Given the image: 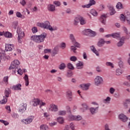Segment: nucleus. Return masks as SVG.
Masks as SVG:
<instances>
[{
	"label": "nucleus",
	"instance_id": "1",
	"mask_svg": "<svg viewBox=\"0 0 130 130\" xmlns=\"http://www.w3.org/2000/svg\"><path fill=\"white\" fill-rule=\"evenodd\" d=\"M47 36V34L43 32L39 36L34 35L31 37L30 39L37 43H42L44 42V40Z\"/></svg>",
	"mask_w": 130,
	"mask_h": 130
},
{
	"label": "nucleus",
	"instance_id": "2",
	"mask_svg": "<svg viewBox=\"0 0 130 130\" xmlns=\"http://www.w3.org/2000/svg\"><path fill=\"white\" fill-rule=\"evenodd\" d=\"M18 34L17 41L20 44L23 42V38L25 37V33L22 31L21 28L18 27L16 31Z\"/></svg>",
	"mask_w": 130,
	"mask_h": 130
},
{
	"label": "nucleus",
	"instance_id": "3",
	"mask_svg": "<svg viewBox=\"0 0 130 130\" xmlns=\"http://www.w3.org/2000/svg\"><path fill=\"white\" fill-rule=\"evenodd\" d=\"M4 94L5 96H4L3 99L0 101L1 104H6L8 102V98L10 97L11 89L10 88H6Z\"/></svg>",
	"mask_w": 130,
	"mask_h": 130
},
{
	"label": "nucleus",
	"instance_id": "4",
	"mask_svg": "<svg viewBox=\"0 0 130 130\" xmlns=\"http://www.w3.org/2000/svg\"><path fill=\"white\" fill-rule=\"evenodd\" d=\"M95 86H100L103 84V78L101 76H97L94 80Z\"/></svg>",
	"mask_w": 130,
	"mask_h": 130
},
{
	"label": "nucleus",
	"instance_id": "5",
	"mask_svg": "<svg viewBox=\"0 0 130 130\" xmlns=\"http://www.w3.org/2000/svg\"><path fill=\"white\" fill-rule=\"evenodd\" d=\"M37 26H39V27H41V28L48 29L49 30V27H50V23H49V21H47L43 23H38Z\"/></svg>",
	"mask_w": 130,
	"mask_h": 130
},
{
	"label": "nucleus",
	"instance_id": "6",
	"mask_svg": "<svg viewBox=\"0 0 130 130\" xmlns=\"http://www.w3.org/2000/svg\"><path fill=\"white\" fill-rule=\"evenodd\" d=\"M69 119L71 121H73L74 120H75V121H80V120H82V116L80 115L75 116L71 114L69 115Z\"/></svg>",
	"mask_w": 130,
	"mask_h": 130
},
{
	"label": "nucleus",
	"instance_id": "7",
	"mask_svg": "<svg viewBox=\"0 0 130 130\" xmlns=\"http://www.w3.org/2000/svg\"><path fill=\"white\" fill-rule=\"evenodd\" d=\"M70 40H71L73 44H74V46L78 47V48H80V47H81L80 44H79L76 41V38H75V36H74V35L70 34Z\"/></svg>",
	"mask_w": 130,
	"mask_h": 130
},
{
	"label": "nucleus",
	"instance_id": "8",
	"mask_svg": "<svg viewBox=\"0 0 130 130\" xmlns=\"http://www.w3.org/2000/svg\"><path fill=\"white\" fill-rule=\"evenodd\" d=\"M19 64H20V61H19L18 60H15L11 63V66L9 67V70H13V69H18Z\"/></svg>",
	"mask_w": 130,
	"mask_h": 130
},
{
	"label": "nucleus",
	"instance_id": "9",
	"mask_svg": "<svg viewBox=\"0 0 130 130\" xmlns=\"http://www.w3.org/2000/svg\"><path fill=\"white\" fill-rule=\"evenodd\" d=\"M19 106V112H20L21 113L25 112V110H26V108H27V104L21 103Z\"/></svg>",
	"mask_w": 130,
	"mask_h": 130
},
{
	"label": "nucleus",
	"instance_id": "10",
	"mask_svg": "<svg viewBox=\"0 0 130 130\" xmlns=\"http://www.w3.org/2000/svg\"><path fill=\"white\" fill-rule=\"evenodd\" d=\"M94 5H96V2L95 0H89V3L88 4L86 5H82V7L83 9H89V8H91L92 6H94Z\"/></svg>",
	"mask_w": 130,
	"mask_h": 130
},
{
	"label": "nucleus",
	"instance_id": "11",
	"mask_svg": "<svg viewBox=\"0 0 130 130\" xmlns=\"http://www.w3.org/2000/svg\"><path fill=\"white\" fill-rule=\"evenodd\" d=\"M49 110L53 112H57V111H58V107L55 104H51L49 106Z\"/></svg>",
	"mask_w": 130,
	"mask_h": 130
},
{
	"label": "nucleus",
	"instance_id": "12",
	"mask_svg": "<svg viewBox=\"0 0 130 130\" xmlns=\"http://www.w3.org/2000/svg\"><path fill=\"white\" fill-rule=\"evenodd\" d=\"M33 119H34V116H30L28 117L27 119H23L22 121L25 123V124H28V123H31L32 121H33Z\"/></svg>",
	"mask_w": 130,
	"mask_h": 130
},
{
	"label": "nucleus",
	"instance_id": "13",
	"mask_svg": "<svg viewBox=\"0 0 130 130\" xmlns=\"http://www.w3.org/2000/svg\"><path fill=\"white\" fill-rule=\"evenodd\" d=\"M107 16L106 14H102L100 17V21L101 22L103 25H106V18Z\"/></svg>",
	"mask_w": 130,
	"mask_h": 130
},
{
	"label": "nucleus",
	"instance_id": "14",
	"mask_svg": "<svg viewBox=\"0 0 130 130\" xmlns=\"http://www.w3.org/2000/svg\"><path fill=\"white\" fill-rule=\"evenodd\" d=\"M99 110V106H96L95 108L94 107H91L89 109V111L92 115H94L98 112V111Z\"/></svg>",
	"mask_w": 130,
	"mask_h": 130
},
{
	"label": "nucleus",
	"instance_id": "15",
	"mask_svg": "<svg viewBox=\"0 0 130 130\" xmlns=\"http://www.w3.org/2000/svg\"><path fill=\"white\" fill-rule=\"evenodd\" d=\"M15 49V47L13 44H6L5 45V50L6 51H11Z\"/></svg>",
	"mask_w": 130,
	"mask_h": 130
},
{
	"label": "nucleus",
	"instance_id": "16",
	"mask_svg": "<svg viewBox=\"0 0 130 130\" xmlns=\"http://www.w3.org/2000/svg\"><path fill=\"white\" fill-rule=\"evenodd\" d=\"M126 21V23L128 25H130V13L129 12H126L125 13V22Z\"/></svg>",
	"mask_w": 130,
	"mask_h": 130
},
{
	"label": "nucleus",
	"instance_id": "17",
	"mask_svg": "<svg viewBox=\"0 0 130 130\" xmlns=\"http://www.w3.org/2000/svg\"><path fill=\"white\" fill-rule=\"evenodd\" d=\"M12 89L14 90V91H21V90H22V84L18 83L15 85H13Z\"/></svg>",
	"mask_w": 130,
	"mask_h": 130
},
{
	"label": "nucleus",
	"instance_id": "18",
	"mask_svg": "<svg viewBox=\"0 0 130 130\" xmlns=\"http://www.w3.org/2000/svg\"><path fill=\"white\" fill-rule=\"evenodd\" d=\"M119 119H121L122 121H123V122H125L127 121V119H128V118L125 116V115L123 114H121L119 115Z\"/></svg>",
	"mask_w": 130,
	"mask_h": 130
},
{
	"label": "nucleus",
	"instance_id": "19",
	"mask_svg": "<svg viewBox=\"0 0 130 130\" xmlns=\"http://www.w3.org/2000/svg\"><path fill=\"white\" fill-rule=\"evenodd\" d=\"M85 33H86V35H91L92 37L94 36H96V32L93 30H91L90 29H87L85 30Z\"/></svg>",
	"mask_w": 130,
	"mask_h": 130
},
{
	"label": "nucleus",
	"instance_id": "20",
	"mask_svg": "<svg viewBox=\"0 0 130 130\" xmlns=\"http://www.w3.org/2000/svg\"><path fill=\"white\" fill-rule=\"evenodd\" d=\"M80 87L82 90L84 91H87L89 90V87H90V84L89 83L85 84H81L80 85Z\"/></svg>",
	"mask_w": 130,
	"mask_h": 130
},
{
	"label": "nucleus",
	"instance_id": "21",
	"mask_svg": "<svg viewBox=\"0 0 130 130\" xmlns=\"http://www.w3.org/2000/svg\"><path fill=\"white\" fill-rule=\"evenodd\" d=\"M105 44V41L103 39H100L99 42L97 43V45L99 47H102Z\"/></svg>",
	"mask_w": 130,
	"mask_h": 130
},
{
	"label": "nucleus",
	"instance_id": "22",
	"mask_svg": "<svg viewBox=\"0 0 130 130\" xmlns=\"http://www.w3.org/2000/svg\"><path fill=\"white\" fill-rule=\"evenodd\" d=\"M48 10L50 12H54L55 11V6L52 4L48 5Z\"/></svg>",
	"mask_w": 130,
	"mask_h": 130
},
{
	"label": "nucleus",
	"instance_id": "23",
	"mask_svg": "<svg viewBox=\"0 0 130 130\" xmlns=\"http://www.w3.org/2000/svg\"><path fill=\"white\" fill-rule=\"evenodd\" d=\"M33 106H37L40 104V101L38 99H35L32 101Z\"/></svg>",
	"mask_w": 130,
	"mask_h": 130
},
{
	"label": "nucleus",
	"instance_id": "24",
	"mask_svg": "<svg viewBox=\"0 0 130 130\" xmlns=\"http://www.w3.org/2000/svg\"><path fill=\"white\" fill-rule=\"evenodd\" d=\"M76 68L78 70H82L84 68V62L80 61L76 64Z\"/></svg>",
	"mask_w": 130,
	"mask_h": 130
},
{
	"label": "nucleus",
	"instance_id": "25",
	"mask_svg": "<svg viewBox=\"0 0 130 130\" xmlns=\"http://www.w3.org/2000/svg\"><path fill=\"white\" fill-rule=\"evenodd\" d=\"M73 25L74 26H78L79 23H80V17H75L73 20Z\"/></svg>",
	"mask_w": 130,
	"mask_h": 130
},
{
	"label": "nucleus",
	"instance_id": "26",
	"mask_svg": "<svg viewBox=\"0 0 130 130\" xmlns=\"http://www.w3.org/2000/svg\"><path fill=\"white\" fill-rule=\"evenodd\" d=\"M90 48H91V50H92V52H93V53H95V54H96V56H99V55H100L99 52H98V51H97V50H96V48H95V47L94 46H91Z\"/></svg>",
	"mask_w": 130,
	"mask_h": 130
},
{
	"label": "nucleus",
	"instance_id": "27",
	"mask_svg": "<svg viewBox=\"0 0 130 130\" xmlns=\"http://www.w3.org/2000/svg\"><path fill=\"white\" fill-rule=\"evenodd\" d=\"M23 79L25 81V86H28L29 85V78L28 77V75L27 74H25L24 77H23Z\"/></svg>",
	"mask_w": 130,
	"mask_h": 130
},
{
	"label": "nucleus",
	"instance_id": "28",
	"mask_svg": "<svg viewBox=\"0 0 130 130\" xmlns=\"http://www.w3.org/2000/svg\"><path fill=\"white\" fill-rule=\"evenodd\" d=\"M58 53V49L57 47H55L52 52V56H55V54H57Z\"/></svg>",
	"mask_w": 130,
	"mask_h": 130
},
{
	"label": "nucleus",
	"instance_id": "29",
	"mask_svg": "<svg viewBox=\"0 0 130 130\" xmlns=\"http://www.w3.org/2000/svg\"><path fill=\"white\" fill-rule=\"evenodd\" d=\"M4 35L7 38H13V34H12V33H11L9 31H7V32H6L5 33H4Z\"/></svg>",
	"mask_w": 130,
	"mask_h": 130
},
{
	"label": "nucleus",
	"instance_id": "30",
	"mask_svg": "<svg viewBox=\"0 0 130 130\" xmlns=\"http://www.w3.org/2000/svg\"><path fill=\"white\" fill-rule=\"evenodd\" d=\"M123 44H124V42H123V41H121L120 40H119V41L116 44V46L117 47L120 48L122 46H123Z\"/></svg>",
	"mask_w": 130,
	"mask_h": 130
},
{
	"label": "nucleus",
	"instance_id": "31",
	"mask_svg": "<svg viewBox=\"0 0 130 130\" xmlns=\"http://www.w3.org/2000/svg\"><path fill=\"white\" fill-rule=\"evenodd\" d=\"M90 13L91 15L93 16V17H97V16H98V12L94 9H91Z\"/></svg>",
	"mask_w": 130,
	"mask_h": 130
},
{
	"label": "nucleus",
	"instance_id": "32",
	"mask_svg": "<svg viewBox=\"0 0 130 130\" xmlns=\"http://www.w3.org/2000/svg\"><path fill=\"white\" fill-rule=\"evenodd\" d=\"M79 22H80L81 25H85L86 24V20L83 17H79Z\"/></svg>",
	"mask_w": 130,
	"mask_h": 130
},
{
	"label": "nucleus",
	"instance_id": "33",
	"mask_svg": "<svg viewBox=\"0 0 130 130\" xmlns=\"http://www.w3.org/2000/svg\"><path fill=\"white\" fill-rule=\"evenodd\" d=\"M48 129V126L46 124H42L40 126V129L41 130H47Z\"/></svg>",
	"mask_w": 130,
	"mask_h": 130
},
{
	"label": "nucleus",
	"instance_id": "34",
	"mask_svg": "<svg viewBox=\"0 0 130 130\" xmlns=\"http://www.w3.org/2000/svg\"><path fill=\"white\" fill-rule=\"evenodd\" d=\"M113 38H116L117 39H119L120 38V35L118 33H114L112 35Z\"/></svg>",
	"mask_w": 130,
	"mask_h": 130
},
{
	"label": "nucleus",
	"instance_id": "35",
	"mask_svg": "<svg viewBox=\"0 0 130 130\" xmlns=\"http://www.w3.org/2000/svg\"><path fill=\"white\" fill-rule=\"evenodd\" d=\"M57 121L59 122V123L62 124V123H63L64 121V119H63V117H59L57 118Z\"/></svg>",
	"mask_w": 130,
	"mask_h": 130
},
{
	"label": "nucleus",
	"instance_id": "36",
	"mask_svg": "<svg viewBox=\"0 0 130 130\" xmlns=\"http://www.w3.org/2000/svg\"><path fill=\"white\" fill-rule=\"evenodd\" d=\"M66 68V63H62L60 64L59 66V70H61V71H63Z\"/></svg>",
	"mask_w": 130,
	"mask_h": 130
},
{
	"label": "nucleus",
	"instance_id": "37",
	"mask_svg": "<svg viewBox=\"0 0 130 130\" xmlns=\"http://www.w3.org/2000/svg\"><path fill=\"white\" fill-rule=\"evenodd\" d=\"M67 114V111L61 110L58 112V115L61 116L66 115Z\"/></svg>",
	"mask_w": 130,
	"mask_h": 130
},
{
	"label": "nucleus",
	"instance_id": "38",
	"mask_svg": "<svg viewBox=\"0 0 130 130\" xmlns=\"http://www.w3.org/2000/svg\"><path fill=\"white\" fill-rule=\"evenodd\" d=\"M120 19L121 21H123V23H124L125 22V15L121 14L120 16Z\"/></svg>",
	"mask_w": 130,
	"mask_h": 130
},
{
	"label": "nucleus",
	"instance_id": "39",
	"mask_svg": "<svg viewBox=\"0 0 130 130\" xmlns=\"http://www.w3.org/2000/svg\"><path fill=\"white\" fill-rule=\"evenodd\" d=\"M58 28L57 26H49V30H50V31H51V32H52V31H55L56 30H57Z\"/></svg>",
	"mask_w": 130,
	"mask_h": 130
},
{
	"label": "nucleus",
	"instance_id": "40",
	"mask_svg": "<svg viewBox=\"0 0 130 130\" xmlns=\"http://www.w3.org/2000/svg\"><path fill=\"white\" fill-rule=\"evenodd\" d=\"M67 97L69 98V99H72V91L69 90L67 91Z\"/></svg>",
	"mask_w": 130,
	"mask_h": 130
},
{
	"label": "nucleus",
	"instance_id": "41",
	"mask_svg": "<svg viewBox=\"0 0 130 130\" xmlns=\"http://www.w3.org/2000/svg\"><path fill=\"white\" fill-rule=\"evenodd\" d=\"M67 68L69 69V70H75V68L73 66V64L71 63H68L67 65Z\"/></svg>",
	"mask_w": 130,
	"mask_h": 130
},
{
	"label": "nucleus",
	"instance_id": "42",
	"mask_svg": "<svg viewBox=\"0 0 130 130\" xmlns=\"http://www.w3.org/2000/svg\"><path fill=\"white\" fill-rule=\"evenodd\" d=\"M122 74V72H121V70L120 69H117L116 70V76H120Z\"/></svg>",
	"mask_w": 130,
	"mask_h": 130
},
{
	"label": "nucleus",
	"instance_id": "43",
	"mask_svg": "<svg viewBox=\"0 0 130 130\" xmlns=\"http://www.w3.org/2000/svg\"><path fill=\"white\" fill-rule=\"evenodd\" d=\"M106 66H107V67H111L112 69H113V68H114V65H113V63H112V62H106Z\"/></svg>",
	"mask_w": 130,
	"mask_h": 130
},
{
	"label": "nucleus",
	"instance_id": "44",
	"mask_svg": "<svg viewBox=\"0 0 130 130\" xmlns=\"http://www.w3.org/2000/svg\"><path fill=\"white\" fill-rule=\"evenodd\" d=\"M116 7L117 9H118V10H120V9H122V4H121V3L119 2L117 3Z\"/></svg>",
	"mask_w": 130,
	"mask_h": 130
},
{
	"label": "nucleus",
	"instance_id": "45",
	"mask_svg": "<svg viewBox=\"0 0 130 130\" xmlns=\"http://www.w3.org/2000/svg\"><path fill=\"white\" fill-rule=\"evenodd\" d=\"M18 26V21H14L12 23V28L14 29H17V26Z\"/></svg>",
	"mask_w": 130,
	"mask_h": 130
},
{
	"label": "nucleus",
	"instance_id": "46",
	"mask_svg": "<svg viewBox=\"0 0 130 130\" xmlns=\"http://www.w3.org/2000/svg\"><path fill=\"white\" fill-rule=\"evenodd\" d=\"M110 100H111V98H110L109 96H108L106 99L104 100L103 102L105 103H109V102H110Z\"/></svg>",
	"mask_w": 130,
	"mask_h": 130
},
{
	"label": "nucleus",
	"instance_id": "47",
	"mask_svg": "<svg viewBox=\"0 0 130 130\" xmlns=\"http://www.w3.org/2000/svg\"><path fill=\"white\" fill-rule=\"evenodd\" d=\"M72 46L71 47V50H72V51H73L74 53H77V51H76L77 50V48L76 46Z\"/></svg>",
	"mask_w": 130,
	"mask_h": 130
},
{
	"label": "nucleus",
	"instance_id": "48",
	"mask_svg": "<svg viewBox=\"0 0 130 130\" xmlns=\"http://www.w3.org/2000/svg\"><path fill=\"white\" fill-rule=\"evenodd\" d=\"M73 76V72L72 71H68L67 74V77L71 78Z\"/></svg>",
	"mask_w": 130,
	"mask_h": 130
},
{
	"label": "nucleus",
	"instance_id": "49",
	"mask_svg": "<svg viewBox=\"0 0 130 130\" xmlns=\"http://www.w3.org/2000/svg\"><path fill=\"white\" fill-rule=\"evenodd\" d=\"M82 105L83 106V108H84V109H85V110H88V109H89V106H88V105H87V104L84 103Z\"/></svg>",
	"mask_w": 130,
	"mask_h": 130
},
{
	"label": "nucleus",
	"instance_id": "50",
	"mask_svg": "<svg viewBox=\"0 0 130 130\" xmlns=\"http://www.w3.org/2000/svg\"><path fill=\"white\" fill-rule=\"evenodd\" d=\"M12 116L13 118H19V115L18 114H16L15 113H13L12 114Z\"/></svg>",
	"mask_w": 130,
	"mask_h": 130
},
{
	"label": "nucleus",
	"instance_id": "51",
	"mask_svg": "<svg viewBox=\"0 0 130 130\" xmlns=\"http://www.w3.org/2000/svg\"><path fill=\"white\" fill-rule=\"evenodd\" d=\"M54 5H55L56 7H60L61 4L60 2L58 1H54L53 2Z\"/></svg>",
	"mask_w": 130,
	"mask_h": 130
},
{
	"label": "nucleus",
	"instance_id": "52",
	"mask_svg": "<svg viewBox=\"0 0 130 130\" xmlns=\"http://www.w3.org/2000/svg\"><path fill=\"white\" fill-rule=\"evenodd\" d=\"M109 92L110 94H114V92H115V89L113 87H111L109 90Z\"/></svg>",
	"mask_w": 130,
	"mask_h": 130
},
{
	"label": "nucleus",
	"instance_id": "53",
	"mask_svg": "<svg viewBox=\"0 0 130 130\" xmlns=\"http://www.w3.org/2000/svg\"><path fill=\"white\" fill-rule=\"evenodd\" d=\"M31 30H32V33L34 34L37 33V32H38V30L37 29V27H32Z\"/></svg>",
	"mask_w": 130,
	"mask_h": 130
},
{
	"label": "nucleus",
	"instance_id": "54",
	"mask_svg": "<svg viewBox=\"0 0 130 130\" xmlns=\"http://www.w3.org/2000/svg\"><path fill=\"white\" fill-rule=\"evenodd\" d=\"M115 98H119L120 97V93L119 92H116L114 94Z\"/></svg>",
	"mask_w": 130,
	"mask_h": 130
},
{
	"label": "nucleus",
	"instance_id": "55",
	"mask_svg": "<svg viewBox=\"0 0 130 130\" xmlns=\"http://www.w3.org/2000/svg\"><path fill=\"white\" fill-rule=\"evenodd\" d=\"M60 46H61V48H62V49H64V48H66V47H67V45H66L65 43H61L60 44Z\"/></svg>",
	"mask_w": 130,
	"mask_h": 130
},
{
	"label": "nucleus",
	"instance_id": "56",
	"mask_svg": "<svg viewBox=\"0 0 130 130\" xmlns=\"http://www.w3.org/2000/svg\"><path fill=\"white\" fill-rule=\"evenodd\" d=\"M70 127L72 130H75V124H74V123L71 122L70 124Z\"/></svg>",
	"mask_w": 130,
	"mask_h": 130
},
{
	"label": "nucleus",
	"instance_id": "57",
	"mask_svg": "<svg viewBox=\"0 0 130 130\" xmlns=\"http://www.w3.org/2000/svg\"><path fill=\"white\" fill-rule=\"evenodd\" d=\"M70 60H71V61H76L77 60V58L75 56H71L70 57Z\"/></svg>",
	"mask_w": 130,
	"mask_h": 130
},
{
	"label": "nucleus",
	"instance_id": "58",
	"mask_svg": "<svg viewBox=\"0 0 130 130\" xmlns=\"http://www.w3.org/2000/svg\"><path fill=\"white\" fill-rule=\"evenodd\" d=\"M4 82H5V83H6V84H8V80H9V77L8 76H5L4 78Z\"/></svg>",
	"mask_w": 130,
	"mask_h": 130
},
{
	"label": "nucleus",
	"instance_id": "59",
	"mask_svg": "<svg viewBox=\"0 0 130 130\" xmlns=\"http://www.w3.org/2000/svg\"><path fill=\"white\" fill-rule=\"evenodd\" d=\"M16 17L18 18H22L23 17V15H21V13L17 12H16Z\"/></svg>",
	"mask_w": 130,
	"mask_h": 130
},
{
	"label": "nucleus",
	"instance_id": "60",
	"mask_svg": "<svg viewBox=\"0 0 130 130\" xmlns=\"http://www.w3.org/2000/svg\"><path fill=\"white\" fill-rule=\"evenodd\" d=\"M119 66L120 68H123V61L120 60L119 62Z\"/></svg>",
	"mask_w": 130,
	"mask_h": 130
},
{
	"label": "nucleus",
	"instance_id": "61",
	"mask_svg": "<svg viewBox=\"0 0 130 130\" xmlns=\"http://www.w3.org/2000/svg\"><path fill=\"white\" fill-rule=\"evenodd\" d=\"M96 71L98 72V73H101L102 72L101 68L99 66L96 68Z\"/></svg>",
	"mask_w": 130,
	"mask_h": 130
},
{
	"label": "nucleus",
	"instance_id": "62",
	"mask_svg": "<svg viewBox=\"0 0 130 130\" xmlns=\"http://www.w3.org/2000/svg\"><path fill=\"white\" fill-rule=\"evenodd\" d=\"M123 84V85H124V86H127V87L130 86V83H129V82H128L127 81L124 82Z\"/></svg>",
	"mask_w": 130,
	"mask_h": 130
},
{
	"label": "nucleus",
	"instance_id": "63",
	"mask_svg": "<svg viewBox=\"0 0 130 130\" xmlns=\"http://www.w3.org/2000/svg\"><path fill=\"white\" fill-rule=\"evenodd\" d=\"M51 51V49H46L44 50L45 53H50Z\"/></svg>",
	"mask_w": 130,
	"mask_h": 130
},
{
	"label": "nucleus",
	"instance_id": "64",
	"mask_svg": "<svg viewBox=\"0 0 130 130\" xmlns=\"http://www.w3.org/2000/svg\"><path fill=\"white\" fill-rule=\"evenodd\" d=\"M55 124H56V122H52L49 123V125H50V126H54Z\"/></svg>",
	"mask_w": 130,
	"mask_h": 130
}]
</instances>
